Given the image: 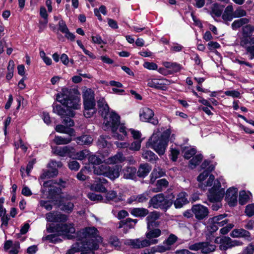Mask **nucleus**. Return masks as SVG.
Returning a JSON list of instances; mask_svg holds the SVG:
<instances>
[{
    "label": "nucleus",
    "mask_w": 254,
    "mask_h": 254,
    "mask_svg": "<svg viewBox=\"0 0 254 254\" xmlns=\"http://www.w3.org/2000/svg\"><path fill=\"white\" fill-rule=\"evenodd\" d=\"M65 187V182L60 179L58 183L54 182L53 180H49V202L57 205L61 210L67 213H71L73 209L74 204L68 201L71 197L62 195V188Z\"/></svg>",
    "instance_id": "3"
},
{
    "label": "nucleus",
    "mask_w": 254,
    "mask_h": 254,
    "mask_svg": "<svg viewBox=\"0 0 254 254\" xmlns=\"http://www.w3.org/2000/svg\"><path fill=\"white\" fill-rule=\"evenodd\" d=\"M91 190L98 192H103L106 191V189L105 186L103 184H100L97 180L95 183L91 185Z\"/></svg>",
    "instance_id": "53"
},
{
    "label": "nucleus",
    "mask_w": 254,
    "mask_h": 254,
    "mask_svg": "<svg viewBox=\"0 0 254 254\" xmlns=\"http://www.w3.org/2000/svg\"><path fill=\"white\" fill-rule=\"evenodd\" d=\"M245 212L248 217L254 216V203H251L246 206Z\"/></svg>",
    "instance_id": "59"
},
{
    "label": "nucleus",
    "mask_w": 254,
    "mask_h": 254,
    "mask_svg": "<svg viewBox=\"0 0 254 254\" xmlns=\"http://www.w3.org/2000/svg\"><path fill=\"white\" fill-rule=\"evenodd\" d=\"M214 169L213 165H210L207 170H205L197 178V180L199 182V187L202 190H205L207 187L211 186L214 180V176L213 175H209V178L206 182V184H204L201 182L205 180L206 177L209 176V173Z\"/></svg>",
    "instance_id": "9"
},
{
    "label": "nucleus",
    "mask_w": 254,
    "mask_h": 254,
    "mask_svg": "<svg viewBox=\"0 0 254 254\" xmlns=\"http://www.w3.org/2000/svg\"><path fill=\"white\" fill-rule=\"evenodd\" d=\"M94 173L98 175L106 176L107 171L109 169V166L107 164H102L93 167Z\"/></svg>",
    "instance_id": "36"
},
{
    "label": "nucleus",
    "mask_w": 254,
    "mask_h": 254,
    "mask_svg": "<svg viewBox=\"0 0 254 254\" xmlns=\"http://www.w3.org/2000/svg\"><path fill=\"white\" fill-rule=\"evenodd\" d=\"M158 243V240L154 239L147 240V239L140 240L139 239H130L127 241V244L135 249H140L148 247L151 245L156 244Z\"/></svg>",
    "instance_id": "12"
},
{
    "label": "nucleus",
    "mask_w": 254,
    "mask_h": 254,
    "mask_svg": "<svg viewBox=\"0 0 254 254\" xmlns=\"http://www.w3.org/2000/svg\"><path fill=\"white\" fill-rule=\"evenodd\" d=\"M57 132L65 133L70 136L75 135V130L74 129L66 127L63 125H58L55 128Z\"/></svg>",
    "instance_id": "34"
},
{
    "label": "nucleus",
    "mask_w": 254,
    "mask_h": 254,
    "mask_svg": "<svg viewBox=\"0 0 254 254\" xmlns=\"http://www.w3.org/2000/svg\"><path fill=\"white\" fill-rule=\"evenodd\" d=\"M100 240L99 232L95 227L85 228L77 232V241L66 252V254L78 252H81V254H94V251L99 248Z\"/></svg>",
    "instance_id": "1"
},
{
    "label": "nucleus",
    "mask_w": 254,
    "mask_h": 254,
    "mask_svg": "<svg viewBox=\"0 0 254 254\" xmlns=\"http://www.w3.org/2000/svg\"><path fill=\"white\" fill-rule=\"evenodd\" d=\"M203 156L201 154H198L193 157L190 161L189 167L191 169L194 168L202 160Z\"/></svg>",
    "instance_id": "47"
},
{
    "label": "nucleus",
    "mask_w": 254,
    "mask_h": 254,
    "mask_svg": "<svg viewBox=\"0 0 254 254\" xmlns=\"http://www.w3.org/2000/svg\"><path fill=\"white\" fill-rule=\"evenodd\" d=\"M238 189L236 188H230L226 193V199L231 206L236 205L238 202Z\"/></svg>",
    "instance_id": "14"
},
{
    "label": "nucleus",
    "mask_w": 254,
    "mask_h": 254,
    "mask_svg": "<svg viewBox=\"0 0 254 254\" xmlns=\"http://www.w3.org/2000/svg\"><path fill=\"white\" fill-rule=\"evenodd\" d=\"M89 162L94 165H99L101 162V159L95 155H92L89 157Z\"/></svg>",
    "instance_id": "61"
},
{
    "label": "nucleus",
    "mask_w": 254,
    "mask_h": 254,
    "mask_svg": "<svg viewBox=\"0 0 254 254\" xmlns=\"http://www.w3.org/2000/svg\"><path fill=\"white\" fill-rule=\"evenodd\" d=\"M148 231L146 233V237L147 240H154L155 238L159 237L161 234V231L159 229H148Z\"/></svg>",
    "instance_id": "38"
},
{
    "label": "nucleus",
    "mask_w": 254,
    "mask_h": 254,
    "mask_svg": "<svg viewBox=\"0 0 254 254\" xmlns=\"http://www.w3.org/2000/svg\"><path fill=\"white\" fill-rule=\"evenodd\" d=\"M252 193L248 191H240L239 193V202L241 205L246 204L251 198Z\"/></svg>",
    "instance_id": "37"
},
{
    "label": "nucleus",
    "mask_w": 254,
    "mask_h": 254,
    "mask_svg": "<svg viewBox=\"0 0 254 254\" xmlns=\"http://www.w3.org/2000/svg\"><path fill=\"white\" fill-rule=\"evenodd\" d=\"M57 100L62 105L66 107V111L61 105H53V111L61 116L64 115L73 117L75 113L72 110H78L80 107V98L74 96L70 90L64 88L62 91L57 94Z\"/></svg>",
    "instance_id": "4"
},
{
    "label": "nucleus",
    "mask_w": 254,
    "mask_h": 254,
    "mask_svg": "<svg viewBox=\"0 0 254 254\" xmlns=\"http://www.w3.org/2000/svg\"><path fill=\"white\" fill-rule=\"evenodd\" d=\"M234 18L241 17L247 15L246 11L241 7H239L234 11Z\"/></svg>",
    "instance_id": "63"
},
{
    "label": "nucleus",
    "mask_w": 254,
    "mask_h": 254,
    "mask_svg": "<svg viewBox=\"0 0 254 254\" xmlns=\"http://www.w3.org/2000/svg\"><path fill=\"white\" fill-rule=\"evenodd\" d=\"M142 157L146 160L153 162L158 159V157L151 151L144 150L142 154Z\"/></svg>",
    "instance_id": "46"
},
{
    "label": "nucleus",
    "mask_w": 254,
    "mask_h": 254,
    "mask_svg": "<svg viewBox=\"0 0 254 254\" xmlns=\"http://www.w3.org/2000/svg\"><path fill=\"white\" fill-rule=\"evenodd\" d=\"M98 107L99 111L101 112L102 116L106 115L109 111V107L104 98H100L97 101Z\"/></svg>",
    "instance_id": "31"
},
{
    "label": "nucleus",
    "mask_w": 254,
    "mask_h": 254,
    "mask_svg": "<svg viewBox=\"0 0 254 254\" xmlns=\"http://www.w3.org/2000/svg\"><path fill=\"white\" fill-rule=\"evenodd\" d=\"M166 82L167 80L165 79H149L147 80V85L150 87L165 90L166 89Z\"/></svg>",
    "instance_id": "18"
},
{
    "label": "nucleus",
    "mask_w": 254,
    "mask_h": 254,
    "mask_svg": "<svg viewBox=\"0 0 254 254\" xmlns=\"http://www.w3.org/2000/svg\"><path fill=\"white\" fill-rule=\"evenodd\" d=\"M223 7L217 3L213 4L211 14L213 16L219 17L222 13Z\"/></svg>",
    "instance_id": "52"
},
{
    "label": "nucleus",
    "mask_w": 254,
    "mask_h": 254,
    "mask_svg": "<svg viewBox=\"0 0 254 254\" xmlns=\"http://www.w3.org/2000/svg\"><path fill=\"white\" fill-rule=\"evenodd\" d=\"M254 44V37L250 36L243 35L241 39L240 45L245 48L247 51V48Z\"/></svg>",
    "instance_id": "35"
},
{
    "label": "nucleus",
    "mask_w": 254,
    "mask_h": 254,
    "mask_svg": "<svg viewBox=\"0 0 254 254\" xmlns=\"http://www.w3.org/2000/svg\"><path fill=\"white\" fill-rule=\"evenodd\" d=\"M71 140V136L69 135L67 137L56 136L54 139V142L58 145L67 144L70 143Z\"/></svg>",
    "instance_id": "45"
},
{
    "label": "nucleus",
    "mask_w": 254,
    "mask_h": 254,
    "mask_svg": "<svg viewBox=\"0 0 254 254\" xmlns=\"http://www.w3.org/2000/svg\"><path fill=\"white\" fill-rule=\"evenodd\" d=\"M164 175L165 172L160 167L155 166L150 175L149 183L153 185L157 178L161 177Z\"/></svg>",
    "instance_id": "25"
},
{
    "label": "nucleus",
    "mask_w": 254,
    "mask_h": 254,
    "mask_svg": "<svg viewBox=\"0 0 254 254\" xmlns=\"http://www.w3.org/2000/svg\"><path fill=\"white\" fill-rule=\"evenodd\" d=\"M124 178L127 179H133L136 174V169L134 167L127 166L122 170Z\"/></svg>",
    "instance_id": "28"
},
{
    "label": "nucleus",
    "mask_w": 254,
    "mask_h": 254,
    "mask_svg": "<svg viewBox=\"0 0 254 254\" xmlns=\"http://www.w3.org/2000/svg\"><path fill=\"white\" fill-rule=\"evenodd\" d=\"M72 155V156H71V158L73 159H77L81 161L85 159L89 155V151L87 149H85L76 152L75 149L73 148Z\"/></svg>",
    "instance_id": "30"
},
{
    "label": "nucleus",
    "mask_w": 254,
    "mask_h": 254,
    "mask_svg": "<svg viewBox=\"0 0 254 254\" xmlns=\"http://www.w3.org/2000/svg\"><path fill=\"white\" fill-rule=\"evenodd\" d=\"M47 176L48 171L44 170L39 179V181L42 186L41 190V197L43 198H48V191L47 190L48 188Z\"/></svg>",
    "instance_id": "16"
},
{
    "label": "nucleus",
    "mask_w": 254,
    "mask_h": 254,
    "mask_svg": "<svg viewBox=\"0 0 254 254\" xmlns=\"http://www.w3.org/2000/svg\"><path fill=\"white\" fill-rule=\"evenodd\" d=\"M196 153V150L194 148L187 149L184 153V157L186 159H189L190 158Z\"/></svg>",
    "instance_id": "64"
},
{
    "label": "nucleus",
    "mask_w": 254,
    "mask_h": 254,
    "mask_svg": "<svg viewBox=\"0 0 254 254\" xmlns=\"http://www.w3.org/2000/svg\"><path fill=\"white\" fill-rule=\"evenodd\" d=\"M77 143L80 145H88L93 141L92 138L88 135H84L76 138Z\"/></svg>",
    "instance_id": "41"
},
{
    "label": "nucleus",
    "mask_w": 254,
    "mask_h": 254,
    "mask_svg": "<svg viewBox=\"0 0 254 254\" xmlns=\"http://www.w3.org/2000/svg\"><path fill=\"white\" fill-rule=\"evenodd\" d=\"M149 197V193L146 191L137 195L131 196L127 200V202L131 203L133 201H136L137 202L143 203L147 201Z\"/></svg>",
    "instance_id": "21"
},
{
    "label": "nucleus",
    "mask_w": 254,
    "mask_h": 254,
    "mask_svg": "<svg viewBox=\"0 0 254 254\" xmlns=\"http://www.w3.org/2000/svg\"><path fill=\"white\" fill-rule=\"evenodd\" d=\"M122 167L120 165H116L113 167H109V169L107 171V177L114 180L118 178L120 176V172L121 171Z\"/></svg>",
    "instance_id": "27"
},
{
    "label": "nucleus",
    "mask_w": 254,
    "mask_h": 254,
    "mask_svg": "<svg viewBox=\"0 0 254 254\" xmlns=\"http://www.w3.org/2000/svg\"><path fill=\"white\" fill-rule=\"evenodd\" d=\"M68 168L71 170H73V171H77L79 168H80V164L79 163L75 161V160H72V161H69L68 163Z\"/></svg>",
    "instance_id": "60"
},
{
    "label": "nucleus",
    "mask_w": 254,
    "mask_h": 254,
    "mask_svg": "<svg viewBox=\"0 0 254 254\" xmlns=\"http://www.w3.org/2000/svg\"><path fill=\"white\" fill-rule=\"evenodd\" d=\"M223 181L221 178L217 179L214 184L213 187L210 189L207 194L209 201L213 203L211 207L213 210H217L221 206L220 202L223 198L225 190L221 188V183Z\"/></svg>",
    "instance_id": "7"
},
{
    "label": "nucleus",
    "mask_w": 254,
    "mask_h": 254,
    "mask_svg": "<svg viewBox=\"0 0 254 254\" xmlns=\"http://www.w3.org/2000/svg\"><path fill=\"white\" fill-rule=\"evenodd\" d=\"M62 166L61 162L51 160L49 164V178L56 176L58 174V168Z\"/></svg>",
    "instance_id": "20"
},
{
    "label": "nucleus",
    "mask_w": 254,
    "mask_h": 254,
    "mask_svg": "<svg viewBox=\"0 0 254 254\" xmlns=\"http://www.w3.org/2000/svg\"><path fill=\"white\" fill-rule=\"evenodd\" d=\"M166 249H167L158 246L145 249L141 252V254H154L156 252H164L166 251Z\"/></svg>",
    "instance_id": "44"
},
{
    "label": "nucleus",
    "mask_w": 254,
    "mask_h": 254,
    "mask_svg": "<svg viewBox=\"0 0 254 254\" xmlns=\"http://www.w3.org/2000/svg\"><path fill=\"white\" fill-rule=\"evenodd\" d=\"M35 163L34 160L30 161L28 162L26 168L25 169L24 167H21L20 169V172L21 173V176L22 178H24L25 176L24 174V171H26L27 175H29L30 171L33 169V165Z\"/></svg>",
    "instance_id": "54"
},
{
    "label": "nucleus",
    "mask_w": 254,
    "mask_h": 254,
    "mask_svg": "<svg viewBox=\"0 0 254 254\" xmlns=\"http://www.w3.org/2000/svg\"><path fill=\"white\" fill-rule=\"evenodd\" d=\"M178 240V237L174 234H171L169 235L168 238L164 241V244L165 246H160L161 247L164 248L167 250L170 249V246L173 245Z\"/></svg>",
    "instance_id": "43"
},
{
    "label": "nucleus",
    "mask_w": 254,
    "mask_h": 254,
    "mask_svg": "<svg viewBox=\"0 0 254 254\" xmlns=\"http://www.w3.org/2000/svg\"><path fill=\"white\" fill-rule=\"evenodd\" d=\"M171 133L170 129L164 131L160 136L153 133L148 141V145L153 149L159 155L164 154Z\"/></svg>",
    "instance_id": "6"
},
{
    "label": "nucleus",
    "mask_w": 254,
    "mask_h": 254,
    "mask_svg": "<svg viewBox=\"0 0 254 254\" xmlns=\"http://www.w3.org/2000/svg\"><path fill=\"white\" fill-rule=\"evenodd\" d=\"M191 211L198 220H202L208 216L209 213L208 208L201 204L193 205L191 208Z\"/></svg>",
    "instance_id": "13"
},
{
    "label": "nucleus",
    "mask_w": 254,
    "mask_h": 254,
    "mask_svg": "<svg viewBox=\"0 0 254 254\" xmlns=\"http://www.w3.org/2000/svg\"><path fill=\"white\" fill-rule=\"evenodd\" d=\"M67 217L66 215L61 213H49V242L56 243L60 239V236H64L68 239L73 238L72 234L75 233V229L71 224H64L59 222L66 221Z\"/></svg>",
    "instance_id": "2"
},
{
    "label": "nucleus",
    "mask_w": 254,
    "mask_h": 254,
    "mask_svg": "<svg viewBox=\"0 0 254 254\" xmlns=\"http://www.w3.org/2000/svg\"><path fill=\"white\" fill-rule=\"evenodd\" d=\"M226 216V215L223 214L214 216L211 218V222L217 224L219 227L223 226L228 222L227 220L225 219Z\"/></svg>",
    "instance_id": "40"
},
{
    "label": "nucleus",
    "mask_w": 254,
    "mask_h": 254,
    "mask_svg": "<svg viewBox=\"0 0 254 254\" xmlns=\"http://www.w3.org/2000/svg\"><path fill=\"white\" fill-rule=\"evenodd\" d=\"M151 170V167L147 163L140 165L138 171L136 172L137 176L139 178L145 177Z\"/></svg>",
    "instance_id": "29"
},
{
    "label": "nucleus",
    "mask_w": 254,
    "mask_h": 254,
    "mask_svg": "<svg viewBox=\"0 0 254 254\" xmlns=\"http://www.w3.org/2000/svg\"><path fill=\"white\" fill-rule=\"evenodd\" d=\"M84 109L94 110L95 108V100H83Z\"/></svg>",
    "instance_id": "58"
},
{
    "label": "nucleus",
    "mask_w": 254,
    "mask_h": 254,
    "mask_svg": "<svg viewBox=\"0 0 254 254\" xmlns=\"http://www.w3.org/2000/svg\"><path fill=\"white\" fill-rule=\"evenodd\" d=\"M59 30L64 34L65 37L68 40L73 41L75 39L74 35L70 32L65 22L60 20L58 22Z\"/></svg>",
    "instance_id": "19"
},
{
    "label": "nucleus",
    "mask_w": 254,
    "mask_h": 254,
    "mask_svg": "<svg viewBox=\"0 0 254 254\" xmlns=\"http://www.w3.org/2000/svg\"><path fill=\"white\" fill-rule=\"evenodd\" d=\"M104 116L103 128L105 130L111 129L113 137L119 140H124L127 135L126 128L120 124V117L115 112H108Z\"/></svg>",
    "instance_id": "5"
},
{
    "label": "nucleus",
    "mask_w": 254,
    "mask_h": 254,
    "mask_svg": "<svg viewBox=\"0 0 254 254\" xmlns=\"http://www.w3.org/2000/svg\"><path fill=\"white\" fill-rule=\"evenodd\" d=\"M130 213L135 217H144L148 213V210L144 208H134L130 210Z\"/></svg>",
    "instance_id": "42"
},
{
    "label": "nucleus",
    "mask_w": 254,
    "mask_h": 254,
    "mask_svg": "<svg viewBox=\"0 0 254 254\" xmlns=\"http://www.w3.org/2000/svg\"><path fill=\"white\" fill-rule=\"evenodd\" d=\"M73 148L72 147L69 146H56L52 147V152L60 156L64 157L68 156L71 158V156H72Z\"/></svg>",
    "instance_id": "15"
},
{
    "label": "nucleus",
    "mask_w": 254,
    "mask_h": 254,
    "mask_svg": "<svg viewBox=\"0 0 254 254\" xmlns=\"http://www.w3.org/2000/svg\"><path fill=\"white\" fill-rule=\"evenodd\" d=\"M171 159L173 161H176L178 159V156L180 153L179 149L176 147L171 146L170 149Z\"/></svg>",
    "instance_id": "55"
},
{
    "label": "nucleus",
    "mask_w": 254,
    "mask_h": 254,
    "mask_svg": "<svg viewBox=\"0 0 254 254\" xmlns=\"http://www.w3.org/2000/svg\"><path fill=\"white\" fill-rule=\"evenodd\" d=\"M250 22V19L248 18H242L235 20L232 24L231 27L233 30H236L245 24Z\"/></svg>",
    "instance_id": "39"
},
{
    "label": "nucleus",
    "mask_w": 254,
    "mask_h": 254,
    "mask_svg": "<svg viewBox=\"0 0 254 254\" xmlns=\"http://www.w3.org/2000/svg\"><path fill=\"white\" fill-rule=\"evenodd\" d=\"M234 18V8L232 5H228L222 14V18L225 21H231Z\"/></svg>",
    "instance_id": "33"
},
{
    "label": "nucleus",
    "mask_w": 254,
    "mask_h": 254,
    "mask_svg": "<svg viewBox=\"0 0 254 254\" xmlns=\"http://www.w3.org/2000/svg\"><path fill=\"white\" fill-rule=\"evenodd\" d=\"M162 64L166 68L171 69L170 73L179 72L182 69L181 65L177 63L164 62Z\"/></svg>",
    "instance_id": "32"
},
{
    "label": "nucleus",
    "mask_w": 254,
    "mask_h": 254,
    "mask_svg": "<svg viewBox=\"0 0 254 254\" xmlns=\"http://www.w3.org/2000/svg\"><path fill=\"white\" fill-rule=\"evenodd\" d=\"M87 171L86 167L82 168L76 175L77 179L79 181H85L87 179V177L85 175L86 172Z\"/></svg>",
    "instance_id": "62"
},
{
    "label": "nucleus",
    "mask_w": 254,
    "mask_h": 254,
    "mask_svg": "<svg viewBox=\"0 0 254 254\" xmlns=\"http://www.w3.org/2000/svg\"><path fill=\"white\" fill-rule=\"evenodd\" d=\"M231 236L233 238L243 237L251 241L250 233L249 231L243 229H236L232 231L230 234Z\"/></svg>",
    "instance_id": "24"
},
{
    "label": "nucleus",
    "mask_w": 254,
    "mask_h": 254,
    "mask_svg": "<svg viewBox=\"0 0 254 254\" xmlns=\"http://www.w3.org/2000/svg\"><path fill=\"white\" fill-rule=\"evenodd\" d=\"M172 204V202L165 198L163 193H159L153 196L149 200L150 206L154 208H160L167 210Z\"/></svg>",
    "instance_id": "8"
},
{
    "label": "nucleus",
    "mask_w": 254,
    "mask_h": 254,
    "mask_svg": "<svg viewBox=\"0 0 254 254\" xmlns=\"http://www.w3.org/2000/svg\"><path fill=\"white\" fill-rule=\"evenodd\" d=\"M94 91L91 89H86L83 92V100H95Z\"/></svg>",
    "instance_id": "50"
},
{
    "label": "nucleus",
    "mask_w": 254,
    "mask_h": 254,
    "mask_svg": "<svg viewBox=\"0 0 254 254\" xmlns=\"http://www.w3.org/2000/svg\"><path fill=\"white\" fill-rule=\"evenodd\" d=\"M126 160V157L124 156L123 153L118 152L114 156L110 157L105 160L106 164H114L124 162Z\"/></svg>",
    "instance_id": "23"
},
{
    "label": "nucleus",
    "mask_w": 254,
    "mask_h": 254,
    "mask_svg": "<svg viewBox=\"0 0 254 254\" xmlns=\"http://www.w3.org/2000/svg\"><path fill=\"white\" fill-rule=\"evenodd\" d=\"M154 115L153 111L148 107L141 108L139 112V118L142 122H149L155 125L158 123V121L153 118Z\"/></svg>",
    "instance_id": "11"
},
{
    "label": "nucleus",
    "mask_w": 254,
    "mask_h": 254,
    "mask_svg": "<svg viewBox=\"0 0 254 254\" xmlns=\"http://www.w3.org/2000/svg\"><path fill=\"white\" fill-rule=\"evenodd\" d=\"M187 196V194L185 192H181L178 194L177 198L174 202L176 208H181L188 202Z\"/></svg>",
    "instance_id": "26"
},
{
    "label": "nucleus",
    "mask_w": 254,
    "mask_h": 254,
    "mask_svg": "<svg viewBox=\"0 0 254 254\" xmlns=\"http://www.w3.org/2000/svg\"><path fill=\"white\" fill-rule=\"evenodd\" d=\"M169 183L165 179H162L158 180L155 184V187L150 189V191L152 192H159L167 188Z\"/></svg>",
    "instance_id": "22"
},
{
    "label": "nucleus",
    "mask_w": 254,
    "mask_h": 254,
    "mask_svg": "<svg viewBox=\"0 0 254 254\" xmlns=\"http://www.w3.org/2000/svg\"><path fill=\"white\" fill-rule=\"evenodd\" d=\"M203 246H202L201 252L204 254H207L210 252H213L215 250V246L211 245L207 242H202Z\"/></svg>",
    "instance_id": "49"
},
{
    "label": "nucleus",
    "mask_w": 254,
    "mask_h": 254,
    "mask_svg": "<svg viewBox=\"0 0 254 254\" xmlns=\"http://www.w3.org/2000/svg\"><path fill=\"white\" fill-rule=\"evenodd\" d=\"M215 243L220 244L219 248L222 251H226L235 246L242 245V243L237 240H232L228 237H217Z\"/></svg>",
    "instance_id": "10"
},
{
    "label": "nucleus",
    "mask_w": 254,
    "mask_h": 254,
    "mask_svg": "<svg viewBox=\"0 0 254 254\" xmlns=\"http://www.w3.org/2000/svg\"><path fill=\"white\" fill-rule=\"evenodd\" d=\"M159 216V213L156 211H153L149 214L146 218L148 229H151L158 226L159 224L156 222V220Z\"/></svg>",
    "instance_id": "17"
},
{
    "label": "nucleus",
    "mask_w": 254,
    "mask_h": 254,
    "mask_svg": "<svg viewBox=\"0 0 254 254\" xmlns=\"http://www.w3.org/2000/svg\"><path fill=\"white\" fill-rule=\"evenodd\" d=\"M106 198L109 201H113L116 202L122 200L121 196H118L116 191L112 190L106 194Z\"/></svg>",
    "instance_id": "48"
},
{
    "label": "nucleus",
    "mask_w": 254,
    "mask_h": 254,
    "mask_svg": "<svg viewBox=\"0 0 254 254\" xmlns=\"http://www.w3.org/2000/svg\"><path fill=\"white\" fill-rule=\"evenodd\" d=\"M137 222V219H132L131 218H127L125 220L121 221L118 226L119 228H122L124 225H127L128 226L129 228H131L133 227V226L131 224V223H133L134 224H135Z\"/></svg>",
    "instance_id": "51"
},
{
    "label": "nucleus",
    "mask_w": 254,
    "mask_h": 254,
    "mask_svg": "<svg viewBox=\"0 0 254 254\" xmlns=\"http://www.w3.org/2000/svg\"><path fill=\"white\" fill-rule=\"evenodd\" d=\"M141 139H139L133 141V142L131 143L130 145L129 144V146L128 147L129 149L133 151L139 150L141 147Z\"/></svg>",
    "instance_id": "57"
},
{
    "label": "nucleus",
    "mask_w": 254,
    "mask_h": 254,
    "mask_svg": "<svg viewBox=\"0 0 254 254\" xmlns=\"http://www.w3.org/2000/svg\"><path fill=\"white\" fill-rule=\"evenodd\" d=\"M254 32V26L247 24L243 27V35L251 36Z\"/></svg>",
    "instance_id": "56"
}]
</instances>
